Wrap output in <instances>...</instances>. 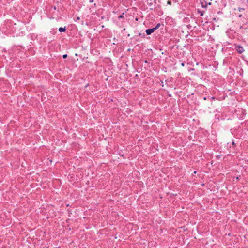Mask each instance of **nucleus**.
<instances>
[{"mask_svg": "<svg viewBox=\"0 0 248 248\" xmlns=\"http://www.w3.org/2000/svg\"><path fill=\"white\" fill-rule=\"evenodd\" d=\"M155 30V28L149 29L146 30V33L147 35H150Z\"/></svg>", "mask_w": 248, "mask_h": 248, "instance_id": "obj_1", "label": "nucleus"}, {"mask_svg": "<svg viewBox=\"0 0 248 248\" xmlns=\"http://www.w3.org/2000/svg\"><path fill=\"white\" fill-rule=\"evenodd\" d=\"M236 50L239 53H242L244 52V50L243 48L241 46H237L236 47Z\"/></svg>", "mask_w": 248, "mask_h": 248, "instance_id": "obj_2", "label": "nucleus"}, {"mask_svg": "<svg viewBox=\"0 0 248 248\" xmlns=\"http://www.w3.org/2000/svg\"><path fill=\"white\" fill-rule=\"evenodd\" d=\"M59 31L60 32H64L65 31V28H62V27H60L59 29Z\"/></svg>", "mask_w": 248, "mask_h": 248, "instance_id": "obj_3", "label": "nucleus"}, {"mask_svg": "<svg viewBox=\"0 0 248 248\" xmlns=\"http://www.w3.org/2000/svg\"><path fill=\"white\" fill-rule=\"evenodd\" d=\"M159 26L160 24H158L155 28V30H156Z\"/></svg>", "mask_w": 248, "mask_h": 248, "instance_id": "obj_4", "label": "nucleus"}, {"mask_svg": "<svg viewBox=\"0 0 248 248\" xmlns=\"http://www.w3.org/2000/svg\"><path fill=\"white\" fill-rule=\"evenodd\" d=\"M67 57V54H64L62 56V57L65 59V58H66Z\"/></svg>", "mask_w": 248, "mask_h": 248, "instance_id": "obj_5", "label": "nucleus"}, {"mask_svg": "<svg viewBox=\"0 0 248 248\" xmlns=\"http://www.w3.org/2000/svg\"><path fill=\"white\" fill-rule=\"evenodd\" d=\"M171 1L170 0H168L167 1V4H169V5H171Z\"/></svg>", "mask_w": 248, "mask_h": 248, "instance_id": "obj_6", "label": "nucleus"}, {"mask_svg": "<svg viewBox=\"0 0 248 248\" xmlns=\"http://www.w3.org/2000/svg\"><path fill=\"white\" fill-rule=\"evenodd\" d=\"M148 1L149 2V1ZM153 2V0H152V1H150V4H152Z\"/></svg>", "mask_w": 248, "mask_h": 248, "instance_id": "obj_7", "label": "nucleus"}, {"mask_svg": "<svg viewBox=\"0 0 248 248\" xmlns=\"http://www.w3.org/2000/svg\"><path fill=\"white\" fill-rule=\"evenodd\" d=\"M77 20H79L80 19V17L79 16L77 17Z\"/></svg>", "mask_w": 248, "mask_h": 248, "instance_id": "obj_8", "label": "nucleus"}, {"mask_svg": "<svg viewBox=\"0 0 248 248\" xmlns=\"http://www.w3.org/2000/svg\"><path fill=\"white\" fill-rule=\"evenodd\" d=\"M148 1H152V0H147ZM156 0H153V2L155 3Z\"/></svg>", "mask_w": 248, "mask_h": 248, "instance_id": "obj_9", "label": "nucleus"}, {"mask_svg": "<svg viewBox=\"0 0 248 248\" xmlns=\"http://www.w3.org/2000/svg\"><path fill=\"white\" fill-rule=\"evenodd\" d=\"M205 2H207L208 0H204ZM210 1H212V0H209Z\"/></svg>", "mask_w": 248, "mask_h": 248, "instance_id": "obj_10", "label": "nucleus"}, {"mask_svg": "<svg viewBox=\"0 0 248 248\" xmlns=\"http://www.w3.org/2000/svg\"><path fill=\"white\" fill-rule=\"evenodd\" d=\"M181 65H182V66H184V63H182L181 64Z\"/></svg>", "mask_w": 248, "mask_h": 248, "instance_id": "obj_11", "label": "nucleus"}, {"mask_svg": "<svg viewBox=\"0 0 248 248\" xmlns=\"http://www.w3.org/2000/svg\"><path fill=\"white\" fill-rule=\"evenodd\" d=\"M208 4H209V5H211V3H210V2H209Z\"/></svg>", "mask_w": 248, "mask_h": 248, "instance_id": "obj_12", "label": "nucleus"}, {"mask_svg": "<svg viewBox=\"0 0 248 248\" xmlns=\"http://www.w3.org/2000/svg\"><path fill=\"white\" fill-rule=\"evenodd\" d=\"M202 7H204V5H203L202 3Z\"/></svg>", "mask_w": 248, "mask_h": 248, "instance_id": "obj_13", "label": "nucleus"}, {"mask_svg": "<svg viewBox=\"0 0 248 248\" xmlns=\"http://www.w3.org/2000/svg\"><path fill=\"white\" fill-rule=\"evenodd\" d=\"M247 2H248V0H247Z\"/></svg>", "mask_w": 248, "mask_h": 248, "instance_id": "obj_14", "label": "nucleus"}]
</instances>
